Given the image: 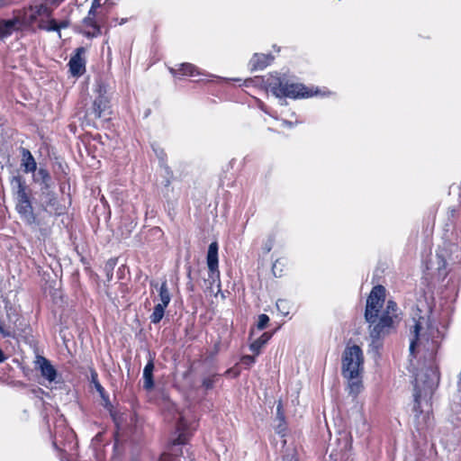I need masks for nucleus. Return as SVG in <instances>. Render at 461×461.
I'll return each instance as SVG.
<instances>
[{"label": "nucleus", "mask_w": 461, "mask_h": 461, "mask_svg": "<svg viewBox=\"0 0 461 461\" xmlns=\"http://www.w3.org/2000/svg\"><path fill=\"white\" fill-rule=\"evenodd\" d=\"M364 356L360 347L348 346L342 357V374L346 378H357L363 371Z\"/></svg>", "instance_id": "7ed1b4c3"}, {"label": "nucleus", "mask_w": 461, "mask_h": 461, "mask_svg": "<svg viewBox=\"0 0 461 461\" xmlns=\"http://www.w3.org/2000/svg\"><path fill=\"white\" fill-rule=\"evenodd\" d=\"M13 185L16 188V205L15 209L20 214L22 220L28 225L37 223V218L33 212L29 195L26 192V185L21 176H14Z\"/></svg>", "instance_id": "f03ea898"}, {"label": "nucleus", "mask_w": 461, "mask_h": 461, "mask_svg": "<svg viewBox=\"0 0 461 461\" xmlns=\"http://www.w3.org/2000/svg\"><path fill=\"white\" fill-rule=\"evenodd\" d=\"M30 11L31 14L28 17V23L30 25L34 23L39 16L50 18L52 14V10L43 4L31 6Z\"/></svg>", "instance_id": "1a4fd4ad"}, {"label": "nucleus", "mask_w": 461, "mask_h": 461, "mask_svg": "<svg viewBox=\"0 0 461 461\" xmlns=\"http://www.w3.org/2000/svg\"><path fill=\"white\" fill-rule=\"evenodd\" d=\"M272 59L271 55L256 53L250 59L249 65L252 70H262L270 64Z\"/></svg>", "instance_id": "9b49d317"}, {"label": "nucleus", "mask_w": 461, "mask_h": 461, "mask_svg": "<svg viewBox=\"0 0 461 461\" xmlns=\"http://www.w3.org/2000/svg\"><path fill=\"white\" fill-rule=\"evenodd\" d=\"M83 23L86 27L84 34L87 38L97 37L101 34V28L97 24V21L95 18L87 15L86 18H84Z\"/></svg>", "instance_id": "9d476101"}, {"label": "nucleus", "mask_w": 461, "mask_h": 461, "mask_svg": "<svg viewBox=\"0 0 461 461\" xmlns=\"http://www.w3.org/2000/svg\"><path fill=\"white\" fill-rule=\"evenodd\" d=\"M348 380V387L350 393L357 394L362 387L361 382L357 378H347Z\"/></svg>", "instance_id": "4be33fe9"}, {"label": "nucleus", "mask_w": 461, "mask_h": 461, "mask_svg": "<svg viewBox=\"0 0 461 461\" xmlns=\"http://www.w3.org/2000/svg\"><path fill=\"white\" fill-rule=\"evenodd\" d=\"M272 93L276 97H308L312 95L306 91L305 86L302 84H294L284 82L279 78L275 79L273 82L268 84Z\"/></svg>", "instance_id": "20e7f679"}, {"label": "nucleus", "mask_w": 461, "mask_h": 461, "mask_svg": "<svg viewBox=\"0 0 461 461\" xmlns=\"http://www.w3.org/2000/svg\"><path fill=\"white\" fill-rule=\"evenodd\" d=\"M97 14H98L97 9L91 6L87 15L96 18Z\"/></svg>", "instance_id": "72a5a7b5"}, {"label": "nucleus", "mask_w": 461, "mask_h": 461, "mask_svg": "<svg viewBox=\"0 0 461 461\" xmlns=\"http://www.w3.org/2000/svg\"><path fill=\"white\" fill-rule=\"evenodd\" d=\"M23 165L25 172H34L37 168L36 161L28 149H23Z\"/></svg>", "instance_id": "dca6fc26"}, {"label": "nucleus", "mask_w": 461, "mask_h": 461, "mask_svg": "<svg viewBox=\"0 0 461 461\" xmlns=\"http://www.w3.org/2000/svg\"><path fill=\"white\" fill-rule=\"evenodd\" d=\"M91 382L94 384L95 388L100 393V395L104 397V389L99 383L97 373L95 370L91 371Z\"/></svg>", "instance_id": "5701e85b"}, {"label": "nucleus", "mask_w": 461, "mask_h": 461, "mask_svg": "<svg viewBox=\"0 0 461 461\" xmlns=\"http://www.w3.org/2000/svg\"><path fill=\"white\" fill-rule=\"evenodd\" d=\"M215 381H216V376L215 375L205 377L203 380V386L206 390L212 389L213 387L214 384H215Z\"/></svg>", "instance_id": "a878e982"}, {"label": "nucleus", "mask_w": 461, "mask_h": 461, "mask_svg": "<svg viewBox=\"0 0 461 461\" xmlns=\"http://www.w3.org/2000/svg\"><path fill=\"white\" fill-rule=\"evenodd\" d=\"M81 52H84V49H77V54L69 60V69L73 76H80L85 72V61L81 57Z\"/></svg>", "instance_id": "6e6552de"}, {"label": "nucleus", "mask_w": 461, "mask_h": 461, "mask_svg": "<svg viewBox=\"0 0 461 461\" xmlns=\"http://www.w3.org/2000/svg\"><path fill=\"white\" fill-rule=\"evenodd\" d=\"M277 263L278 261H276L273 265V272H274V275L276 276V267H277Z\"/></svg>", "instance_id": "a19ab883"}, {"label": "nucleus", "mask_w": 461, "mask_h": 461, "mask_svg": "<svg viewBox=\"0 0 461 461\" xmlns=\"http://www.w3.org/2000/svg\"><path fill=\"white\" fill-rule=\"evenodd\" d=\"M5 359V354L3 350L0 348V363L4 362Z\"/></svg>", "instance_id": "ea45409f"}, {"label": "nucleus", "mask_w": 461, "mask_h": 461, "mask_svg": "<svg viewBox=\"0 0 461 461\" xmlns=\"http://www.w3.org/2000/svg\"><path fill=\"white\" fill-rule=\"evenodd\" d=\"M272 334L269 332L263 333L258 339L252 342L249 346V348L256 355L260 353L261 348L268 342L271 339Z\"/></svg>", "instance_id": "2eb2a0df"}, {"label": "nucleus", "mask_w": 461, "mask_h": 461, "mask_svg": "<svg viewBox=\"0 0 461 461\" xmlns=\"http://www.w3.org/2000/svg\"><path fill=\"white\" fill-rule=\"evenodd\" d=\"M13 312H15V310H13L12 307H9V308L6 307V314H7V318L9 320V324L8 325L12 326V329H11L12 331L14 330V326L15 321H16V320H13V317H12Z\"/></svg>", "instance_id": "c756f323"}, {"label": "nucleus", "mask_w": 461, "mask_h": 461, "mask_svg": "<svg viewBox=\"0 0 461 461\" xmlns=\"http://www.w3.org/2000/svg\"><path fill=\"white\" fill-rule=\"evenodd\" d=\"M11 325H5L4 322L0 321V333L4 337H11L13 336V332L11 330Z\"/></svg>", "instance_id": "bb28decb"}, {"label": "nucleus", "mask_w": 461, "mask_h": 461, "mask_svg": "<svg viewBox=\"0 0 461 461\" xmlns=\"http://www.w3.org/2000/svg\"><path fill=\"white\" fill-rule=\"evenodd\" d=\"M184 443H185V441L182 438V435H179V437L174 442V444H177V445L184 444Z\"/></svg>", "instance_id": "e433bc0d"}, {"label": "nucleus", "mask_w": 461, "mask_h": 461, "mask_svg": "<svg viewBox=\"0 0 461 461\" xmlns=\"http://www.w3.org/2000/svg\"><path fill=\"white\" fill-rule=\"evenodd\" d=\"M276 308L285 316L289 313V305L285 300H278L276 302Z\"/></svg>", "instance_id": "b1692460"}, {"label": "nucleus", "mask_w": 461, "mask_h": 461, "mask_svg": "<svg viewBox=\"0 0 461 461\" xmlns=\"http://www.w3.org/2000/svg\"><path fill=\"white\" fill-rule=\"evenodd\" d=\"M8 5V0H0V9Z\"/></svg>", "instance_id": "58836bf2"}, {"label": "nucleus", "mask_w": 461, "mask_h": 461, "mask_svg": "<svg viewBox=\"0 0 461 461\" xmlns=\"http://www.w3.org/2000/svg\"><path fill=\"white\" fill-rule=\"evenodd\" d=\"M284 124H285V125H289V126H291V125H292V123H291V122H286V121H285V122H284Z\"/></svg>", "instance_id": "c03bdc74"}, {"label": "nucleus", "mask_w": 461, "mask_h": 461, "mask_svg": "<svg viewBox=\"0 0 461 461\" xmlns=\"http://www.w3.org/2000/svg\"><path fill=\"white\" fill-rule=\"evenodd\" d=\"M52 27H45L43 24H39V28L41 30H45L47 32H58L59 37H61L60 29L67 28L68 26V22L62 21L60 23H57L54 19H51Z\"/></svg>", "instance_id": "6ab92c4d"}, {"label": "nucleus", "mask_w": 461, "mask_h": 461, "mask_svg": "<svg viewBox=\"0 0 461 461\" xmlns=\"http://www.w3.org/2000/svg\"><path fill=\"white\" fill-rule=\"evenodd\" d=\"M39 24H43L45 27H52L51 19L47 22L41 21Z\"/></svg>", "instance_id": "c9c22d12"}, {"label": "nucleus", "mask_w": 461, "mask_h": 461, "mask_svg": "<svg viewBox=\"0 0 461 461\" xmlns=\"http://www.w3.org/2000/svg\"><path fill=\"white\" fill-rule=\"evenodd\" d=\"M50 180V176L49 172L44 168H40L35 176V181L40 182L45 185V187H49V181Z\"/></svg>", "instance_id": "412c9836"}, {"label": "nucleus", "mask_w": 461, "mask_h": 461, "mask_svg": "<svg viewBox=\"0 0 461 461\" xmlns=\"http://www.w3.org/2000/svg\"><path fill=\"white\" fill-rule=\"evenodd\" d=\"M415 393H414V401H415V405H414V411H417L419 407H420V402H419V398L420 396V384H419V377L417 376L415 378Z\"/></svg>", "instance_id": "393cba45"}, {"label": "nucleus", "mask_w": 461, "mask_h": 461, "mask_svg": "<svg viewBox=\"0 0 461 461\" xmlns=\"http://www.w3.org/2000/svg\"><path fill=\"white\" fill-rule=\"evenodd\" d=\"M268 321H269V318L267 314H260L258 316V330L265 329L267 327Z\"/></svg>", "instance_id": "cd10ccee"}, {"label": "nucleus", "mask_w": 461, "mask_h": 461, "mask_svg": "<svg viewBox=\"0 0 461 461\" xmlns=\"http://www.w3.org/2000/svg\"><path fill=\"white\" fill-rule=\"evenodd\" d=\"M385 299V288L375 286L367 300L365 319L369 324V335L373 343L388 335L394 328L397 318V304L388 301L385 309L381 311Z\"/></svg>", "instance_id": "f257e3e1"}, {"label": "nucleus", "mask_w": 461, "mask_h": 461, "mask_svg": "<svg viewBox=\"0 0 461 461\" xmlns=\"http://www.w3.org/2000/svg\"><path fill=\"white\" fill-rule=\"evenodd\" d=\"M206 260L210 273V278L212 280L219 278L220 271L218 268V243L216 241H213L209 245Z\"/></svg>", "instance_id": "39448f33"}, {"label": "nucleus", "mask_w": 461, "mask_h": 461, "mask_svg": "<svg viewBox=\"0 0 461 461\" xmlns=\"http://www.w3.org/2000/svg\"><path fill=\"white\" fill-rule=\"evenodd\" d=\"M158 296H159V300H160L159 303H162L163 306H168V304L171 301V295L169 293V289L167 287V281H164L161 284V285L159 287V291H158Z\"/></svg>", "instance_id": "f3484780"}, {"label": "nucleus", "mask_w": 461, "mask_h": 461, "mask_svg": "<svg viewBox=\"0 0 461 461\" xmlns=\"http://www.w3.org/2000/svg\"><path fill=\"white\" fill-rule=\"evenodd\" d=\"M159 461H173V457L169 454H163L161 455Z\"/></svg>", "instance_id": "473e14b6"}, {"label": "nucleus", "mask_w": 461, "mask_h": 461, "mask_svg": "<svg viewBox=\"0 0 461 461\" xmlns=\"http://www.w3.org/2000/svg\"><path fill=\"white\" fill-rule=\"evenodd\" d=\"M22 28V22L19 18L11 20H2L0 22V39H5L13 34L14 32Z\"/></svg>", "instance_id": "0eeeda50"}, {"label": "nucleus", "mask_w": 461, "mask_h": 461, "mask_svg": "<svg viewBox=\"0 0 461 461\" xmlns=\"http://www.w3.org/2000/svg\"><path fill=\"white\" fill-rule=\"evenodd\" d=\"M63 1H64V0H54V1H53V4H54V5H59L60 3H62Z\"/></svg>", "instance_id": "37998d69"}, {"label": "nucleus", "mask_w": 461, "mask_h": 461, "mask_svg": "<svg viewBox=\"0 0 461 461\" xmlns=\"http://www.w3.org/2000/svg\"><path fill=\"white\" fill-rule=\"evenodd\" d=\"M36 366L41 370V375L49 382H54L57 377V370L51 365L50 361L42 356H37L35 360Z\"/></svg>", "instance_id": "423d86ee"}, {"label": "nucleus", "mask_w": 461, "mask_h": 461, "mask_svg": "<svg viewBox=\"0 0 461 461\" xmlns=\"http://www.w3.org/2000/svg\"><path fill=\"white\" fill-rule=\"evenodd\" d=\"M255 361H256L255 357L252 356H249V355L244 356L241 358V364L246 365L248 366H252L255 363Z\"/></svg>", "instance_id": "7c9ffc66"}, {"label": "nucleus", "mask_w": 461, "mask_h": 461, "mask_svg": "<svg viewBox=\"0 0 461 461\" xmlns=\"http://www.w3.org/2000/svg\"><path fill=\"white\" fill-rule=\"evenodd\" d=\"M285 421L284 422H280L278 424V426L276 427V432L278 434H281L282 436H284L285 435Z\"/></svg>", "instance_id": "2f4dec72"}, {"label": "nucleus", "mask_w": 461, "mask_h": 461, "mask_svg": "<svg viewBox=\"0 0 461 461\" xmlns=\"http://www.w3.org/2000/svg\"><path fill=\"white\" fill-rule=\"evenodd\" d=\"M420 329H421V326H420V322H418L414 320L413 330L411 331L413 338L411 339V344H410V352L411 355L414 354V349H415L417 341L419 339V333H420Z\"/></svg>", "instance_id": "aec40b11"}, {"label": "nucleus", "mask_w": 461, "mask_h": 461, "mask_svg": "<svg viewBox=\"0 0 461 461\" xmlns=\"http://www.w3.org/2000/svg\"><path fill=\"white\" fill-rule=\"evenodd\" d=\"M153 371L154 363L152 360H149L143 370V387L148 391L151 390L154 386Z\"/></svg>", "instance_id": "f8f14e48"}, {"label": "nucleus", "mask_w": 461, "mask_h": 461, "mask_svg": "<svg viewBox=\"0 0 461 461\" xmlns=\"http://www.w3.org/2000/svg\"><path fill=\"white\" fill-rule=\"evenodd\" d=\"M101 5H102L101 0H93L92 5H91V6L95 9H98L99 7H101Z\"/></svg>", "instance_id": "f704fd0d"}, {"label": "nucleus", "mask_w": 461, "mask_h": 461, "mask_svg": "<svg viewBox=\"0 0 461 461\" xmlns=\"http://www.w3.org/2000/svg\"><path fill=\"white\" fill-rule=\"evenodd\" d=\"M448 214L450 217H455L456 214V210L455 208H450L448 210Z\"/></svg>", "instance_id": "4c0bfd02"}, {"label": "nucleus", "mask_w": 461, "mask_h": 461, "mask_svg": "<svg viewBox=\"0 0 461 461\" xmlns=\"http://www.w3.org/2000/svg\"><path fill=\"white\" fill-rule=\"evenodd\" d=\"M167 306H163L162 303H158L155 305L153 312L150 315V321L154 324L158 323L164 317L165 309Z\"/></svg>", "instance_id": "a211bd4d"}, {"label": "nucleus", "mask_w": 461, "mask_h": 461, "mask_svg": "<svg viewBox=\"0 0 461 461\" xmlns=\"http://www.w3.org/2000/svg\"><path fill=\"white\" fill-rule=\"evenodd\" d=\"M271 248H272L271 244H267L266 247H265V250L267 252H269L271 250Z\"/></svg>", "instance_id": "79ce46f5"}, {"label": "nucleus", "mask_w": 461, "mask_h": 461, "mask_svg": "<svg viewBox=\"0 0 461 461\" xmlns=\"http://www.w3.org/2000/svg\"><path fill=\"white\" fill-rule=\"evenodd\" d=\"M109 109V101L104 95H99L93 104V112L96 117H102L104 115L106 110Z\"/></svg>", "instance_id": "ddd939ff"}, {"label": "nucleus", "mask_w": 461, "mask_h": 461, "mask_svg": "<svg viewBox=\"0 0 461 461\" xmlns=\"http://www.w3.org/2000/svg\"><path fill=\"white\" fill-rule=\"evenodd\" d=\"M170 72L173 76H176L177 72H179L183 76H190L194 77L196 75H200L198 68L191 64V63H184L181 64L179 69L170 68Z\"/></svg>", "instance_id": "4468645a"}, {"label": "nucleus", "mask_w": 461, "mask_h": 461, "mask_svg": "<svg viewBox=\"0 0 461 461\" xmlns=\"http://www.w3.org/2000/svg\"><path fill=\"white\" fill-rule=\"evenodd\" d=\"M276 418L279 420V422L285 421V415L283 411V404L281 402H278L276 406Z\"/></svg>", "instance_id": "c85d7f7f"}]
</instances>
